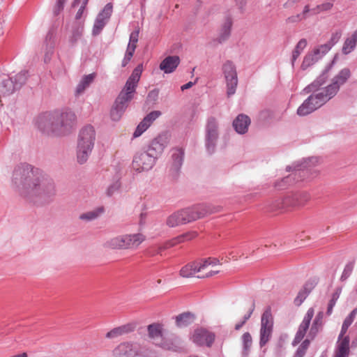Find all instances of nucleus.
<instances>
[{
	"label": "nucleus",
	"mask_w": 357,
	"mask_h": 357,
	"mask_svg": "<svg viewBox=\"0 0 357 357\" xmlns=\"http://www.w3.org/2000/svg\"><path fill=\"white\" fill-rule=\"evenodd\" d=\"M273 327V319L270 309L262 314L261 319L259 345L263 347L270 340Z\"/></svg>",
	"instance_id": "nucleus-11"
},
{
	"label": "nucleus",
	"mask_w": 357,
	"mask_h": 357,
	"mask_svg": "<svg viewBox=\"0 0 357 357\" xmlns=\"http://www.w3.org/2000/svg\"><path fill=\"white\" fill-rule=\"evenodd\" d=\"M353 268H354V265L352 263H349V264H347L345 266L344 271L342 272V274L341 275V280H347L351 274Z\"/></svg>",
	"instance_id": "nucleus-52"
},
{
	"label": "nucleus",
	"mask_w": 357,
	"mask_h": 357,
	"mask_svg": "<svg viewBox=\"0 0 357 357\" xmlns=\"http://www.w3.org/2000/svg\"><path fill=\"white\" fill-rule=\"evenodd\" d=\"M312 288V284H310L308 282L306 283L303 288L299 291L297 296L295 298L294 304L297 306H300L310 293Z\"/></svg>",
	"instance_id": "nucleus-33"
},
{
	"label": "nucleus",
	"mask_w": 357,
	"mask_h": 357,
	"mask_svg": "<svg viewBox=\"0 0 357 357\" xmlns=\"http://www.w3.org/2000/svg\"><path fill=\"white\" fill-rule=\"evenodd\" d=\"M103 208L99 207L95 210L82 213L79 216V219L85 222L93 221L97 219L103 213Z\"/></svg>",
	"instance_id": "nucleus-35"
},
{
	"label": "nucleus",
	"mask_w": 357,
	"mask_h": 357,
	"mask_svg": "<svg viewBox=\"0 0 357 357\" xmlns=\"http://www.w3.org/2000/svg\"><path fill=\"white\" fill-rule=\"evenodd\" d=\"M11 183L21 197L37 205L51 203L56 194L54 179L43 170L27 163H21L15 167Z\"/></svg>",
	"instance_id": "nucleus-1"
},
{
	"label": "nucleus",
	"mask_w": 357,
	"mask_h": 357,
	"mask_svg": "<svg viewBox=\"0 0 357 357\" xmlns=\"http://www.w3.org/2000/svg\"><path fill=\"white\" fill-rule=\"evenodd\" d=\"M219 136L220 131L218 120L213 116L208 118L205 126L204 144L206 149L209 154L215 152Z\"/></svg>",
	"instance_id": "nucleus-8"
},
{
	"label": "nucleus",
	"mask_w": 357,
	"mask_h": 357,
	"mask_svg": "<svg viewBox=\"0 0 357 357\" xmlns=\"http://www.w3.org/2000/svg\"><path fill=\"white\" fill-rule=\"evenodd\" d=\"M96 140L93 126L84 127L79 133L77 144V158L79 164L85 163L91 153Z\"/></svg>",
	"instance_id": "nucleus-6"
},
{
	"label": "nucleus",
	"mask_w": 357,
	"mask_h": 357,
	"mask_svg": "<svg viewBox=\"0 0 357 357\" xmlns=\"http://www.w3.org/2000/svg\"><path fill=\"white\" fill-rule=\"evenodd\" d=\"M115 357H139L142 356L141 348L137 343L123 342L113 351Z\"/></svg>",
	"instance_id": "nucleus-14"
},
{
	"label": "nucleus",
	"mask_w": 357,
	"mask_h": 357,
	"mask_svg": "<svg viewBox=\"0 0 357 357\" xmlns=\"http://www.w3.org/2000/svg\"><path fill=\"white\" fill-rule=\"evenodd\" d=\"M250 124V119L248 116L241 114L233 121L234 130L238 134H245L248 130Z\"/></svg>",
	"instance_id": "nucleus-24"
},
{
	"label": "nucleus",
	"mask_w": 357,
	"mask_h": 357,
	"mask_svg": "<svg viewBox=\"0 0 357 357\" xmlns=\"http://www.w3.org/2000/svg\"><path fill=\"white\" fill-rule=\"evenodd\" d=\"M213 266H212V267H213ZM209 267H210V266L206 269H204V271L202 273H199V275H197V278H210V277L219 273L218 270H210Z\"/></svg>",
	"instance_id": "nucleus-51"
},
{
	"label": "nucleus",
	"mask_w": 357,
	"mask_h": 357,
	"mask_svg": "<svg viewBox=\"0 0 357 357\" xmlns=\"http://www.w3.org/2000/svg\"><path fill=\"white\" fill-rule=\"evenodd\" d=\"M54 35L52 33L49 32L45 38V53L44 61L45 63H48L54 53Z\"/></svg>",
	"instance_id": "nucleus-29"
},
{
	"label": "nucleus",
	"mask_w": 357,
	"mask_h": 357,
	"mask_svg": "<svg viewBox=\"0 0 357 357\" xmlns=\"http://www.w3.org/2000/svg\"><path fill=\"white\" fill-rule=\"evenodd\" d=\"M180 63L178 56H168L160 64V69L165 73H173Z\"/></svg>",
	"instance_id": "nucleus-25"
},
{
	"label": "nucleus",
	"mask_w": 357,
	"mask_h": 357,
	"mask_svg": "<svg viewBox=\"0 0 357 357\" xmlns=\"http://www.w3.org/2000/svg\"><path fill=\"white\" fill-rule=\"evenodd\" d=\"M113 10V6L111 3L105 5L102 10L98 15V17L103 18L105 20L108 21L110 18Z\"/></svg>",
	"instance_id": "nucleus-47"
},
{
	"label": "nucleus",
	"mask_w": 357,
	"mask_h": 357,
	"mask_svg": "<svg viewBox=\"0 0 357 357\" xmlns=\"http://www.w3.org/2000/svg\"><path fill=\"white\" fill-rule=\"evenodd\" d=\"M310 340H305L297 349L294 357H303L310 346Z\"/></svg>",
	"instance_id": "nucleus-46"
},
{
	"label": "nucleus",
	"mask_w": 357,
	"mask_h": 357,
	"mask_svg": "<svg viewBox=\"0 0 357 357\" xmlns=\"http://www.w3.org/2000/svg\"><path fill=\"white\" fill-rule=\"evenodd\" d=\"M227 84V94L228 96L234 95L238 85V76L235 64L229 60L226 61L222 66Z\"/></svg>",
	"instance_id": "nucleus-9"
},
{
	"label": "nucleus",
	"mask_w": 357,
	"mask_h": 357,
	"mask_svg": "<svg viewBox=\"0 0 357 357\" xmlns=\"http://www.w3.org/2000/svg\"><path fill=\"white\" fill-rule=\"evenodd\" d=\"M219 264V260L216 258H207L200 262H192L183 266L180 271V275L183 278H190L196 273H202L209 266Z\"/></svg>",
	"instance_id": "nucleus-10"
},
{
	"label": "nucleus",
	"mask_w": 357,
	"mask_h": 357,
	"mask_svg": "<svg viewBox=\"0 0 357 357\" xmlns=\"http://www.w3.org/2000/svg\"><path fill=\"white\" fill-rule=\"evenodd\" d=\"M165 142L161 137L155 138L149 146L147 151L156 160L163 152Z\"/></svg>",
	"instance_id": "nucleus-23"
},
{
	"label": "nucleus",
	"mask_w": 357,
	"mask_h": 357,
	"mask_svg": "<svg viewBox=\"0 0 357 357\" xmlns=\"http://www.w3.org/2000/svg\"><path fill=\"white\" fill-rule=\"evenodd\" d=\"M336 58L337 55L335 56L333 61L326 66L321 75L311 84L305 87L304 91L307 93L313 92L312 93H315L317 91H319V88L324 85L328 79L330 75L329 72L332 69ZM321 89H320V90Z\"/></svg>",
	"instance_id": "nucleus-16"
},
{
	"label": "nucleus",
	"mask_w": 357,
	"mask_h": 357,
	"mask_svg": "<svg viewBox=\"0 0 357 357\" xmlns=\"http://www.w3.org/2000/svg\"><path fill=\"white\" fill-rule=\"evenodd\" d=\"M311 10L310 9V6L309 5H306L305 6L304 8H303V13L301 14L302 15V17H303V19H305L307 17V14Z\"/></svg>",
	"instance_id": "nucleus-61"
},
{
	"label": "nucleus",
	"mask_w": 357,
	"mask_h": 357,
	"mask_svg": "<svg viewBox=\"0 0 357 357\" xmlns=\"http://www.w3.org/2000/svg\"><path fill=\"white\" fill-rule=\"evenodd\" d=\"M139 30L132 31L130 35L129 43L127 46L124 58L122 61L121 66L126 67L131 60L137 47V43L139 38Z\"/></svg>",
	"instance_id": "nucleus-19"
},
{
	"label": "nucleus",
	"mask_w": 357,
	"mask_h": 357,
	"mask_svg": "<svg viewBox=\"0 0 357 357\" xmlns=\"http://www.w3.org/2000/svg\"><path fill=\"white\" fill-rule=\"evenodd\" d=\"M160 114L159 111H153L147 114L136 128L133 137H139Z\"/></svg>",
	"instance_id": "nucleus-20"
},
{
	"label": "nucleus",
	"mask_w": 357,
	"mask_h": 357,
	"mask_svg": "<svg viewBox=\"0 0 357 357\" xmlns=\"http://www.w3.org/2000/svg\"><path fill=\"white\" fill-rule=\"evenodd\" d=\"M175 319L178 327H186L193 323L195 315L191 312H183L176 316Z\"/></svg>",
	"instance_id": "nucleus-30"
},
{
	"label": "nucleus",
	"mask_w": 357,
	"mask_h": 357,
	"mask_svg": "<svg viewBox=\"0 0 357 357\" xmlns=\"http://www.w3.org/2000/svg\"><path fill=\"white\" fill-rule=\"evenodd\" d=\"M149 338L155 340L162 335V325L158 323H153L147 327Z\"/></svg>",
	"instance_id": "nucleus-32"
},
{
	"label": "nucleus",
	"mask_w": 357,
	"mask_h": 357,
	"mask_svg": "<svg viewBox=\"0 0 357 357\" xmlns=\"http://www.w3.org/2000/svg\"><path fill=\"white\" fill-rule=\"evenodd\" d=\"M136 327V324L134 323H129L119 327H116V328L118 330L121 335H123L128 333H130L132 331H134L135 328Z\"/></svg>",
	"instance_id": "nucleus-48"
},
{
	"label": "nucleus",
	"mask_w": 357,
	"mask_h": 357,
	"mask_svg": "<svg viewBox=\"0 0 357 357\" xmlns=\"http://www.w3.org/2000/svg\"><path fill=\"white\" fill-rule=\"evenodd\" d=\"M3 87L5 89L3 93L6 95H10L14 93L16 90L19 89L15 87V83L13 80V78L10 77L8 79H6L2 83Z\"/></svg>",
	"instance_id": "nucleus-41"
},
{
	"label": "nucleus",
	"mask_w": 357,
	"mask_h": 357,
	"mask_svg": "<svg viewBox=\"0 0 357 357\" xmlns=\"http://www.w3.org/2000/svg\"><path fill=\"white\" fill-rule=\"evenodd\" d=\"M348 328V326L342 324L336 343L333 357H349L350 353V338L348 335H345Z\"/></svg>",
	"instance_id": "nucleus-13"
},
{
	"label": "nucleus",
	"mask_w": 357,
	"mask_h": 357,
	"mask_svg": "<svg viewBox=\"0 0 357 357\" xmlns=\"http://www.w3.org/2000/svg\"><path fill=\"white\" fill-rule=\"evenodd\" d=\"M155 159L147 151L137 153L132 160L133 169L138 172L149 171L153 168L155 163Z\"/></svg>",
	"instance_id": "nucleus-12"
},
{
	"label": "nucleus",
	"mask_w": 357,
	"mask_h": 357,
	"mask_svg": "<svg viewBox=\"0 0 357 357\" xmlns=\"http://www.w3.org/2000/svg\"><path fill=\"white\" fill-rule=\"evenodd\" d=\"M242 340V357H248L252 344V338L250 333H244L241 337Z\"/></svg>",
	"instance_id": "nucleus-34"
},
{
	"label": "nucleus",
	"mask_w": 357,
	"mask_h": 357,
	"mask_svg": "<svg viewBox=\"0 0 357 357\" xmlns=\"http://www.w3.org/2000/svg\"><path fill=\"white\" fill-rule=\"evenodd\" d=\"M195 84V82H188L187 84L183 85L181 87V89L182 91H184L185 89H188L190 88H191L194 84Z\"/></svg>",
	"instance_id": "nucleus-63"
},
{
	"label": "nucleus",
	"mask_w": 357,
	"mask_h": 357,
	"mask_svg": "<svg viewBox=\"0 0 357 357\" xmlns=\"http://www.w3.org/2000/svg\"><path fill=\"white\" fill-rule=\"evenodd\" d=\"M184 158V151L182 149H175L172 151L170 170L176 174L180 170Z\"/></svg>",
	"instance_id": "nucleus-22"
},
{
	"label": "nucleus",
	"mask_w": 357,
	"mask_h": 357,
	"mask_svg": "<svg viewBox=\"0 0 357 357\" xmlns=\"http://www.w3.org/2000/svg\"><path fill=\"white\" fill-rule=\"evenodd\" d=\"M158 91L152 90L148 94L147 100L149 102H155L158 99Z\"/></svg>",
	"instance_id": "nucleus-56"
},
{
	"label": "nucleus",
	"mask_w": 357,
	"mask_h": 357,
	"mask_svg": "<svg viewBox=\"0 0 357 357\" xmlns=\"http://www.w3.org/2000/svg\"><path fill=\"white\" fill-rule=\"evenodd\" d=\"M311 11H312V13L313 15H317V14H319V13H322V11L321 10V6L320 5H317L316 7L312 8L311 10Z\"/></svg>",
	"instance_id": "nucleus-62"
},
{
	"label": "nucleus",
	"mask_w": 357,
	"mask_h": 357,
	"mask_svg": "<svg viewBox=\"0 0 357 357\" xmlns=\"http://www.w3.org/2000/svg\"><path fill=\"white\" fill-rule=\"evenodd\" d=\"M107 23V21L105 20L103 18H101L100 17L97 16L93 27V35L97 36L100 34Z\"/></svg>",
	"instance_id": "nucleus-43"
},
{
	"label": "nucleus",
	"mask_w": 357,
	"mask_h": 357,
	"mask_svg": "<svg viewBox=\"0 0 357 357\" xmlns=\"http://www.w3.org/2000/svg\"><path fill=\"white\" fill-rule=\"evenodd\" d=\"M307 40L305 38L301 39L297 45L295 47V49L292 52V59L291 62L294 64V63L296 61V60L298 59V57L300 56L301 52L303 51V50L307 46Z\"/></svg>",
	"instance_id": "nucleus-39"
},
{
	"label": "nucleus",
	"mask_w": 357,
	"mask_h": 357,
	"mask_svg": "<svg viewBox=\"0 0 357 357\" xmlns=\"http://www.w3.org/2000/svg\"><path fill=\"white\" fill-rule=\"evenodd\" d=\"M286 197L284 199H278L274 201L270 206V210L274 211H282L283 210H288L290 206L286 204Z\"/></svg>",
	"instance_id": "nucleus-38"
},
{
	"label": "nucleus",
	"mask_w": 357,
	"mask_h": 357,
	"mask_svg": "<svg viewBox=\"0 0 357 357\" xmlns=\"http://www.w3.org/2000/svg\"><path fill=\"white\" fill-rule=\"evenodd\" d=\"M119 336H121L119 333V332L118 331V330L114 328H113L112 330H111L110 331H109L108 333H107L105 337L108 339H114V338H116Z\"/></svg>",
	"instance_id": "nucleus-57"
},
{
	"label": "nucleus",
	"mask_w": 357,
	"mask_h": 357,
	"mask_svg": "<svg viewBox=\"0 0 357 357\" xmlns=\"http://www.w3.org/2000/svg\"><path fill=\"white\" fill-rule=\"evenodd\" d=\"M66 0H57L56 6L54 9V14L58 15L64 8V4Z\"/></svg>",
	"instance_id": "nucleus-54"
},
{
	"label": "nucleus",
	"mask_w": 357,
	"mask_h": 357,
	"mask_svg": "<svg viewBox=\"0 0 357 357\" xmlns=\"http://www.w3.org/2000/svg\"><path fill=\"white\" fill-rule=\"evenodd\" d=\"M142 72V65H138L126 81L123 89L116 98L111 109L110 116L113 121H117L121 118L128 103L133 98Z\"/></svg>",
	"instance_id": "nucleus-4"
},
{
	"label": "nucleus",
	"mask_w": 357,
	"mask_h": 357,
	"mask_svg": "<svg viewBox=\"0 0 357 357\" xmlns=\"http://www.w3.org/2000/svg\"><path fill=\"white\" fill-rule=\"evenodd\" d=\"M76 123V116L70 109L45 112L39 115L36 124L43 132L56 136L69 134Z\"/></svg>",
	"instance_id": "nucleus-3"
},
{
	"label": "nucleus",
	"mask_w": 357,
	"mask_h": 357,
	"mask_svg": "<svg viewBox=\"0 0 357 357\" xmlns=\"http://www.w3.org/2000/svg\"><path fill=\"white\" fill-rule=\"evenodd\" d=\"M357 314V308L354 309L351 313L346 317L344 319L343 324H346L349 327L351 326V324L353 323L356 316Z\"/></svg>",
	"instance_id": "nucleus-53"
},
{
	"label": "nucleus",
	"mask_w": 357,
	"mask_h": 357,
	"mask_svg": "<svg viewBox=\"0 0 357 357\" xmlns=\"http://www.w3.org/2000/svg\"><path fill=\"white\" fill-rule=\"evenodd\" d=\"M245 324V321H242L241 322H239L238 324H236L235 326V329L236 331H238L239 329L241 328V327Z\"/></svg>",
	"instance_id": "nucleus-64"
},
{
	"label": "nucleus",
	"mask_w": 357,
	"mask_h": 357,
	"mask_svg": "<svg viewBox=\"0 0 357 357\" xmlns=\"http://www.w3.org/2000/svg\"><path fill=\"white\" fill-rule=\"evenodd\" d=\"M323 317L324 313L322 312H319L316 316L309 333V335L311 336L312 338H314L321 328Z\"/></svg>",
	"instance_id": "nucleus-37"
},
{
	"label": "nucleus",
	"mask_w": 357,
	"mask_h": 357,
	"mask_svg": "<svg viewBox=\"0 0 357 357\" xmlns=\"http://www.w3.org/2000/svg\"><path fill=\"white\" fill-rule=\"evenodd\" d=\"M94 77V74H89L84 76L76 87L75 96H78L83 93L85 89L92 83Z\"/></svg>",
	"instance_id": "nucleus-31"
},
{
	"label": "nucleus",
	"mask_w": 357,
	"mask_h": 357,
	"mask_svg": "<svg viewBox=\"0 0 357 357\" xmlns=\"http://www.w3.org/2000/svg\"><path fill=\"white\" fill-rule=\"evenodd\" d=\"M310 163L313 166L316 165L319 163V158L316 157L310 158L303 165L294 167L292 170V173L282 178L281 183L276 184V186H278L279 188H284L287 185H291L294 183L304 180L308 173L309 167H310Z\"/></svg>",
	"instance_id": "nucleus-7"
},
{
	"label": "nucleus",
	"mask_w": 357,
	"mask_h": 357,
	"mask_svg": "<svg viewBox=\"0 0 357 357\" xmlns=\"http://www.w3.org/2000/svg\"><path fill=\"white\" fill-rule=\"evenodd\" d=\"M231 26L232 20L230 17H227L215 39L218 43H222L228 40L231 34Z\"/></svg>",
	"instance_id": "nucleus-26"
},
{
	"label": "nucleus",
	"mask_w": 357,
	"mask_h": 357,
	"mask_svg": "<svg viewBox=\"0 0 357 357\" xmlns=\"http://www.w3.org/2000/svg\"><path fill=\"white\" fill-rule=\"evenodd\" d=\"M212 213L213 211L210 206L196 204L174 212L167 218L166 223L170 227H175L203 218Z\"/></svg>",
	"instance_id": "nucleus-5"
},
{
	"label": "nucleus",
	"mask_w": 357,
	"mask_h": 357,
	"mask_svg": "<svg viewBox=\"0 0 357 357\" xmlns=\"http://www.w3.org/2000/svg\"><path fill=\"white\" fill-rule=\"evenodd\" d=\"M28 77V72L26 70L21 71L13 77V80L15 83V87L19 89L25 84Z\"/></svg>",
	"instance_id": "nucleus-42"
},
{
	"label": "nucleus",
	"mask_w": 357,
	"mask_h": 357,
	"mask_svg": "<svg viewBox=\"0 0 357 357\" xmlns=\"http://www.w3.org/2000/svg\"><path fill=\"white\" fill-rule=\"evenodd\" d=\"M336 300L331 298L328 303V308H327V314L330 315L332 313L333 308L336 303Z\"/></svg>",
	"instance_id": "nucleus-59"
},
{
	"label": "nucleus",
	"mask_w": 357,
	"mask_h": 357,
	"mask_svg": "<svg viewBox=\"0 0 357 357\" xmlns=\"http://www.w3.org/2000/svg\"><path fill=\"white\" fill-rule=\"evenodd\" d=\"M331 49L326 44H323L316 47L312 51V53L315 57L317 58L318 60L321 59L324 55H326Z\"/></svg>",
	"instance_id": "nucleus-44"
},
{
	"label": "nucleus",
	"mask_w": 357,
	"mask_h": 357,
	"mask_svg": "<svg viewBox=\"0 0 357 357\" xmlns=\"http://www.w3.org/2000/svg\"><path fill=\"white\" fill-rule=\"evenodd\" d=\"M310 199V196L307 192H298L286 196V204L290 206V208L301 206L304 205Z\"/></svg>",
	"instance_id": "nucleus-21"
},
{
	"label": "nucleus",
	"mask_w": 357,
	"mask_h": 357,
	"mask_svg": "<svg viewBox=\"0 0 357 357\" xmlns=\"http://www.w3.org/2000/svg\"><path fill=\"white\" fill-rule=\"evenodd\" d=\"M197 236V233L195 231H190L185 234H183L182 235H180L174 238H173L172 241H170L169 243H167L165 246H159L158 250L157 253H160L162 250L169 248L174 246L180 243L185 242L186 241L191 240Z\"/></svg>",
	"instance_id": "nucleus-27"
},
{
	"label": "nucleus",
	"mask_w": 357,
	"mask_h": 357,
	"mask_svg": "<svg viewBox=\"0 0 357 357\" xmlns=\"http://www.w3.org/2000/svg\"><path fill=\"white\" fill-rule=\"evenodd\" d=\"M88 2H89V0H74V1L73 3V7L77 6L79 4H80V8L77 10L76 15H75V19L77 20H79L82 17L85 10H86V5H87Z\"/></svg>",
	"instance_id": "nucleus-40"
},
{
	"label": "nucleus",
	"mask_w": 357,
	"mask_h": 357,
	"mask_svg": "<svg viewBox=\"0 0 357 357\" xmlns=\"http://www.w3.org/2000/svg\"><path fill=\"white\" fill-rule=\"evenodd\" d=\"M303 20H304V19L302 17V15L301 14H298V15H293V16L289 17L286 20V22L287 24L296 23V22H301Z\"/></svg>",
	"instance_id": "nucleus-55"
},
{
	"label": "nucleus",
	"mask_w": 357,
	"mask_h": 357,
	"mask_svg": "<svg viewBox=\"0 0 357 357\" xmlns=\"http://www.w3.org/2000/svg\"><path fill=\"white\" fill-rule=\"evenodd\" d=\"M314 311L312 307L309 308L307 311V313L305 314L301 324H300L298 330L292 342L293 346L297 345L305 337L306 332L309 328L310 321L314 316Z\"/></svg>",
	"instance_id": "nucleus-17"
},
{
	"label": "nucleus",
	"mask_w": 357,
	"mask_h": 357,
	"mask_svg": "<svg viewBox=\"0 0 357 357\" xmlns=\"http://www.w3.org/2000/svg\"><path fill=\"white\" fill-rule=\"evenodd\" d=\"M351 77L349 68L342 69L332 79L327 86L312 93L297 109V114L306 116L317 110L328 100L332 99L339 91L341 86L344 84Z\"/></svg>",
	"instance_id": "nucleus-2"
},
{
	"label": "nucleus",
	"mask_w": 357,
	"mask_h": 357,
	"mask_svg": "<svg viewBox=\"0 0 357 357\" xmlns=\"http://www.w3.org/2000/svg\"><path fill=\"white\" fill-rule=\"evenodd\" d=\"M341 36V31H336L332 33L330 40L325 44L331 50V48L340 40Z\"/></svg>",
	"instance_id": "nucleus-49"
},
{
	"label": "nucleus",
	"mask_w": 357,
	"mask_h": 357,
	"mask_svg": "<svg viewBox=\"0 0 357 357\" xmlns=\"http://www.w3.org/2000/svg\"><path fill=\"white\" fill-rule=\"evenodd\" d=\"M321 6V10L322 12H326L332 9L333 6V3L331 2H326L322 4H320Z\"/></svg>",
	"instance_id": "nucleus-58"
},
{
	"label": "nucleus",
	"mask_w": 357,
	"mask_h": 357,
	"mask_svg": "<svg viewBox=\"0 0 357 357\" xmlns=\"http://www.w3.org/2000/svg\"><path fill=\"white\" fill-rule=\"evenodd\" d=\"M103 247L111 250H121V235L109 238L103 243Z\"/></svg>",
	"instance_id": "nucleus-36"
},
{
	"label": "nucleus",
	"mask_w": 357,
	"mask_h": 357,
	"mask_svg": "<svg viewBox=\"0 0 357 357\" xmlns=\"http://www.w3.org/2000/svg\"><path fill=\"white\" fill-rule=\"evenodd\" d=\"M121 184L119 181H116L110 184L106 190V194L108 196L113 195L120 188Z\"/></svg>",
	"instance_id": "nucleus-50"
},
{
	"label": "nucleus",
	"mask_w": 357,
	"mask_h": 357,
	"mask_svg": "<svg viewBox=\"0 0 357 357\" xmlns=\"http://www.w3.org/2000/svg\"><path fill=\"white\" fill-rule=\"evenodd\" d=\"M357 45V30L347 37L342 45V54L347 55L354 50Z\"/></svg>",
	"instance_id": "nucleus-28"
},
{
	"label": "nucleus",
	"mask_w": 357,
	"mask_h": 357,
	"mask_svg": "<svg viewBox=\"0 0 357 357\" xmlns=\"http://www.w3.org/2000/svg\"><path fill=\"white\" fill-rule=\"evenodd\" d=\"M319 60L317 57H315L314 55L311 52H309L305 55V56L303 59L301 67L303 69H306L308 67L311 66L316 62H317Z\"/></svg>",
	"instance_id": "nucleus-45"
},
{
	"label": "nucleus",
	"mask_w": 357,
	"mask_h": 357,
	"mask_svg": "<svg viewBox=\"0 0 357 357\" xmlns=\"http://www.w3.org/2000/svg\"><path fill=\"white\" fill-rule=\"evenodd\" d=\"M145 240L141 234L121 235V250H135Z\"/></svg>",
	"instance_id": "nucleus-18"
},
{
	"label": "nucleus",
	"mask_w": 357,
	"mask_h": 357,
	"mask_svg": "<svg viewBox=\"0 0 357 357\" xmlns=\"http://www.w3.org/2000/svg\"><path fill=\"white\" fill-rule=\"evenodd\" d=\"M254 310H255V303L253 302L252 303V306H251L248 313L243 317V321H245V323L250 319V317H251V314H252Z\"/></svg>",
	"instance_id": "nucleus-60"
},
{
	"label": "nucleus",
	"mask_w": 357,
	"mask_h": 357,
	"mask_svg": "<svg viewBox=\"0 0 357 357\" xmlns=\"http://www.w3.org/2000/svg\"><path fill=\"white\" fill-rule=\"evenodd\" d=\"M215 334L208 330L202 328H197L194 331L191 340L197 345H206L210 347L215 340Z\"/></svg>",
	"instance_id": "nucleus-15"
}]
</instances>
